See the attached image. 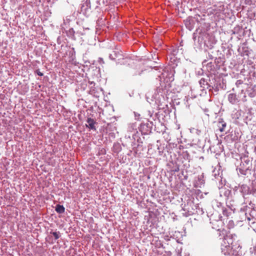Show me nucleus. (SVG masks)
<instances>
[{
	"mask_svg": "<svg viewBox=\"0 0 256 256\" xmlns=\"http://www.w3.org/2000/svg\"><path fill=\"white\" fill-rule=\"evenodd\" d=\"M246 96L244 94V98H241L240 94H236L234 93H231L228 95V102L232 104H238L241 100L243 102H246Z\"/></svg>",
	"mask_w": 256,
	"mask_h": 256,
	"instance_id": "f257e3e1",
	"label": "nucleus"
},
{
	"mask_svg": "<svg viewBox=\"0 0 256 256\" xmlns=\"http://www.w3.org/2000/svg\"><path fill=\"white\" fill-rule=\"evenodd\" d=\"M86 122L88 124H86V126L89 128H90L94 130H96V127L94 126V124H96V122L94 120V119L92 118H88Z\"/></svg>",
	"mask_w": 256,
	"mask_h": 256,
	"instance_id": "f03ea898",
	"label": "nucleus"
},
{
	"mask_svg": "<svg viewBox=\"0 0 256 256\" xmlns=\"http://www.w3.org/2000/svg\"><path fill=\"white\" fill-rule=\"evenodd\" d=\"M226 126V123L224 122L223 120L219 121L218 124V127L219 128V130L220 132H223L224 130V128Z\"/></svg>",
	"mask_w": 256,
	"mask_h": 256,
	"instance_id": "7ed1b4c3",
	"label": "nucleus"
},
{
	"mask_svg": "<svg viewBox=\"0 0 256 256\" xmlns=\"http://www.w3.org/2000/svg\"><path fill=\"white\" fill-rule=\"evenodd\" d=\"M56 211L59 214H62L64 212L65 208L63 206L57 204L56 207Z\"/></svg>",
	"mask_w": 256,
	"mask_h": 256,
	"instance_id": "20e7f679",
	"label": "nucleus"
},
{
	"mask_svg": "<svg viewBox=\"0 0 256 256\" xmlns=\"http://www.w3.org/2000/svg\"><path fill=\"white\" fill-rule=\"evenodd\" d=\"M50 234H52L56 240H58L60 237V232H50Z\"/></svg>",
	"mask_w": 256,
	"mask_h": 256,
	"instance_id": "39448f33",
	"label": "nucleus"
},
{
	"mask_svg": "<svg viewBox=\"0 0 256 256\" xmlns=\"http://www.w3.org/2000/svg\"><path fill=\"white\" fill-rule=\"evenodd\" d=\"M37 74H38V76H43V74H42V72H37Z\"/></svg>",
	"mask_w": 256,
	"mask_h": 256,
	"instance_id": "423d86ee",
	"label": "nucleus"
},
{
	"mask_svg": "<svg viewBox=\"0 0 256 256\" xmlns=\"http://www.w3.org/2000/svg\"><path fill=\"white\" fill-rule=\"evenodd\" d=\"M238 83V84H241L242 82H241V80H238L237 82H236V84Z\"/></svg>",
	"mask_w": 256,
	"mask_h": 256,
	"instance_id": "0eeeda50",
	"label": "nucleus"
},
{
	"mask_svg": "<svg viewBox=\"0 0 256 256\" xmlns=\"http://www.w3.org/2000/svg\"><path fill=\"white\" fill-rule=\"evenodd\" d=\"M244 90H241V92H240V94H243V93H244Z\"/></svg>",
	"mask_w": 256,
	"mask_h": 256,
	"instance_id": "6e6552de",
	"label": "nucleus"
}]
</instances>
